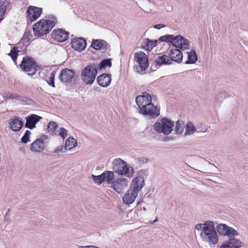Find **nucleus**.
<instances>
[{"mask_svg":"<svg viewBox=\"0 0 248 248\" xmlns=\"http://www.w3.org/2000/svg\"><path fill=\"white\" fill-rule=\"evenodd\" d=\"M31 35L30 30H28V28L26 29V31L23 35V37L20 41V43L25 45L26 43L29 42L30 40V36Z\"/></svg>","mask_w":248,"mask_h":248,"instance_id":"473e14b6","label":"nucleus"},{"mask_svg":"<svg viewBox=\"0 0 248 248\" xmlns=\"http://www.w3.org/2000/svg\"><path fill=\"white\" fill-rule=\"evenodd\" d=\"M19 66L24 72L31 71V56L23 57Z\"/></svg>","mask_w":248,"mask_h":248,"instance_id":"5701e85b","label":"nucleus"},{"mask_svg":"<svg viewBox=\"0 0 248 248\" xmlns=\"http://www.w3.org/2000/svg\"><path fill=\"white\" fill-rule=\"evenodd\" d=\"M78 145L77 141L73 137H70L65 143V150H70Z\"/></svg>","mask_w":248,"mask_h":248,"instance_id":"a878e982","label":"nucleus"},{"mask_svg":"<svg viewBox=\"0 0 248 248\" xmlns=\"http://www.w3.org/2000/svg\"><path fill=\"white\" fill-rule=\"evenodd\" d=\"M185 127V124L181 120H178L176 122L175 131L176 134H181Z\"/></svg>","mask_w":248,"mask_h":248,"instance_id":"7c9ffc66","label":"nucleus"},{"mask_svg":"<svg viewBox=\"0 0 248 248\" xmlns=\"http://www.w3.org/2000/svg\"><path fill=\"white\" fill-rule=\"evenodd\" d=\"M17 56H16V58H15V59H14V58H12V59L13 61L14 62V63H15L16 65H17V63H16V60H17Z\"/></svg>","mask_w":248,"mask_h":248,"instance_id":"4d7b16f0","label":"nucleus"},{"mask_svg":"<svg viewBox=\"0 0 248 248\" xmlns=\"http://www.w3.org/2000/svg\"><path fill=\"white\" fill-rule=\"evenodd\" d=\"M230 97V95L227 93L225 91L219 93L216 96V99L218 101H221L224 98Z\"/></svg>","mask_w":248,"mask_h":248,"instance_id":"c9c22d12","label":"nucleus"},{"mask_svg":"<svg viewBox=\"0 0 248 248\" xmlns=\"http://www.w3.org/2000/svg\"><path fill=\"white\" fill-rule=\"evenodd\" d=\"M71 45L73 49L81 52L86 48L87 43L85 39L82 37L74 38L71 41Z\"/></svg>","mask_w":248,"mask_h":248,"instance_id":"ddd939ff","label":"nucleus"},{"mask_svg":"<svg viewBox=\"0 0 248 248\" xmlns=\"http://www.w3.org/2000/svg\"><path fill=\"white\" fill-rule=\"evenodd\" d=\"M151 69H152L153 70H155V69H154L152 67V66L151 67Z\"/></svg>","mask_w":248,"mask_h":248,"instance_id":"0e129e2a","label":"nucleus"},{"mask_svg":"<svg viewBox=\"0 0 248 248\" xmlns=\"http://www.w3.org/2000/svg\"><path fill=\"white\" fill-rule=\"evenodd\" d=\"M111 81V75L103 74L97 78V82L102 87H108Z\"/></svg>","mask_w":248,"mask_h":248,"instance_id":"aec40b11","label":"nucleus"},{"mask_svg":"<svg viewBox=\"0 0 248 248\" xmlns=\"http://www.w3.org/2000/svg\"><path fill=\"white\" fill-rule=\"evenodd\" d=\"M134 58L139 63L141 71H145L149 66L148 58L146 54L142 51L136 52Z\"/></svg>","mask_w":248,"mask_h":248,"instance_id":"9d476101","label":"nucleus"},{"mask_svg":"<svg viewBox=\"0 0 248 248\" xmlns=\"http://www.w3.org/2000/svg\"><path fill=\"white\" fill-rule=\"evenodd\" d=\"M158 41L166 42L173 46L179 48L182 50L188 49L190 48V43L188 39L181 35L174 36L171 34H166L160 36Z\"/></svg>","mask_w":248,"mask_h":248,"instance_id":"7ed1b4c3","label":"nucleus"},{"mask_svg":"<svg viewBox=\"0 0 248 248\" xmlns=\"http://www.w3.org/2000/svg\"><path fill=\"white\" fill-rule=\"evenodd\" d=\"M47 137L46 135L41 136L32 143V150L40 152L45 148V143L47 142Z\"/></svg>","mask_w":248,"mask_h":248,"instance_id":"f8f14e48","label":"nucleus"},{"mask_svg":"<svg viewBox=\"0 0 248 248\" xmlns=\"http://www.w3.org/2000/svg\"><path fill=\"white\" fill-rule=\"evenodd\" d=\"M91 47L98 50L101 49H108L109 47L108 44L105 40L93 39L92 41Z\"/></svg>","mask_w":248,"mask_h":248,"instance_id":"412c9836","label":"nucleus"},{"mask_svg":"<svg viewBox=\"0 0 248 248\" xmlns=\"http://www.w3.org/2000/svg\"><path fill=\"white\" fill-rule=\"evenodd\" d=\"M36 123L33 122V121H32V129L36 127Z\"/></svg>","mask_w":248,"mask_h":248,"instance_id":"bf43d9fd","label":"nucleus"},{"mask_svg":"<svg viewBox=\"0 0 248 248\" xmlns=\"http://www.w3.org/2000/svg\"><path fill=\"white\" fill-rule=\"evenodd\" d=\"M57 127V124L55 122H50L47 124V128L48 131L52 132H54L55 131Z\"/></svg>","mask_w":248,"mask_h":248,"instance_id":"4c0bfd02","label":"nucleus"},{"mask_svg":"<svg viewBox=\"0 0 248 248\" xmlns=\"http://www.w3.org/2000/svg\"><path fill=\"white\" fill-rule=\"evenodd\" d=\"M30 137L28 136L23 135L21 138V142L24 144H26L28 141H30Z\"/></svg>","mask_w":248,"mask_h":248,"instance_id":"49530a36","label":"nucleus"},{"mask_svg":"<svg viewBox=\"0 0 248 248\" xmlns=\"http://www.w3.org/2000/svg\"><path fill=\"white\" fill-rule=\"evenodd\" d=\"M28 75L29 76H31V73H28Z\"/></svg>","mask_w":248,"mask_h":248,"instance_id":"e2e57ef3","label":"nucleus"},{"mask_svg":"<svg viewBox=\"0 0 248 248\" xmlns=\"http://www.w3.org/2000/svg\"><path fill=\"white\" fill-rule=\"evenodd\" d=\"M205 225H204V223H199L196 225V229L198 230H203L204 227H205Z\"/></svg>","mask_w":248,"mask_h":248,"instance_id":"09e8293b","label":"nucleus"},{"mask_svg":"<svg viewBox=\"0 0 248 248\" xmlns=\"http://www.w3.org/2000/svg\"><path fill=\"white\" fill-rule=\"evenodd\" d=\"M157 40H151L149 38H145L143 40L142 48L146 50H151L154 47L156 46Z\"/></svg>","mask_w":248,"mask_h":248,"instance_id":"393cba45","label":"nucleus"},{"mask_svg":"<svg viewBox=\"0 0 248 248\" xmlns=\"http://www.w3.org/2000/svg\"><path fill=\"white\" fill-rule=\"evenodd\" d=\"M205 227L200 233L201 239L209 245H215L218 242L215 224L213 221H206L204 222Z\"/></svg>","mask_w":248,"mask_h":248,"instance_id":"f03ea898","label":"nucleus"},{"mask_svg":"<svg viewBox=\"0 0 248 248\" xmlns=\"http://www.w3.org/2000/svg\"><path fill=\"white\" fill-rule=\"evenodd\" d=\"M174 124V122L171 119L165 117L161 119L160 122H155L153 127L156 133H162L164 135L167 136L172 131Z\"/></svg>","mask_w":248,"mask_h":248,"instance_id":"0eeeda50","label":"nucleus"},{"mask_svg":"<svg viewBox=\"0 0 248 248\" xmlns=\"http://www.w3.org/2000/svg\"><path fill=\"white\" fill-rule=\"evenodd\" d=\"M75 75V72L73 69L64 68L60 72L59 79L62 83L65 85H69L73 81L74 84H76L77 80Z\"/></svg>","mask_w":248,"mask_h":248,"instance_id":"6e6552de","label":"nucleus"},{"mask_svg":"<svg viewBox=\"0 0 248 248\" xmlns=\"http://www.w3.org/2000/svg\"><path fill=\"white\" fill-rule=\"evenodd\" d=\"M3 97L5 99H15L22 104H28L31 101L30 99L24 98L16 93H12L10 92L4 94Z\"/></svg>","mask_w":248,"mask_h":248,"instance_id":"f3484780","label":"nucleus"},{"mask_svg":"<svg viewBox=\"0 0 248 248\" xmlns=\"http://www.w3.org/2000/svg\"><path fill=\"white\" fill-rule=\"evenodd\" d=\"M97 72L96 63H90L81 70V79L85 84L91 85L95 79Z\"/></svg>","mask_w":248,"mask_h":248,"instance_id":"423d86ee","label":"nucleus"},{"mask_svg":"<svg viewBox=\"0 0 248 248\" xmlns=\"http://www.w3.org/2000/svg\"><path fill=\"white\" fill-rule=\"evenodd\" d=\"M9 212H10V209H9L5 215V217L4 218V221L8 222L10 221V219L9 218V217H9Z\"/></svg>","mask_w":248,"mask_h":248,"instance_id":"8fccbe9b","label":"nucleus"},{"mask_svg":"<svg viewBox=\"0 0 248 248\" xmlns=\"http://www.w3.org/2000/svg\"><path fill=\"white\" fill-rule=\"evenodd\" d=\"M112 65L111 59L110 58L103 60L99 64L96 63L97 70L105 69L107 67H110Z\"/></svg>","mask_w":248,"mask_h":248,"instance_id":"c756f323","label":"nucleus"},{"mask_svg":"<svg viewBox=\"0 0 248 248\" xmlns=\"http://www.w3.org/2000/svg\"><path fill=\"white\" fill-rule=\"evenodd\" d=\"M18 150H19L20 152H22L23 154H27V152H26V151L25 150V148H24L23 147H19Z\"/></svg>","mask_w":248,"mask_h":248,"instance_id":"864d4df0","label":"nucleus"},{"mask_svg":"<svg viewBox=\"0 0 248 248\" xmlns=\"http://www.w3.org/2000/svg\"><path fill=\"white\" fill-rule=\"evenodd\" d=\"M165 27V25H164V24H156V25H155L154 26V28L155 29H160L162 28H164Z\"/></svg>","mask_w":248,"mask_h":248,"instance_id":"603ef678","label":"nucleus"},{"mask_svg":"<svg viewBox=\"0 0 248 248\" xmlns=\"http://www.w3.org/2000/svg\"><path fill=\"white\" fill-rule=\"evenodd\" d=\"M138 106V112L150 119L157 118L160 115V108L155 106L152 102V97L147 92H143L141 95L136 98Z\"/></svg>","mask_w":248,"mask_h":248,"instance_id":"f257e3e1","label":"nucleus"},{"mask_svg":"<svg viewBox=\"0 0 248 248\" xmlns=\"http://www.w3.org/2000/svg\"><path fill=\"white\" fill-rule=\"evenodd\" d=\"M24 148H25V150L27 152V154H30V151H31V144L30 145V146H28L27 145H24L23 146Z\"/></svg>","mask_w":248,"mask_h":248,"instance_id":"3c124183","label":"nucleus"},{"mask_svg":"<svg viewBox=\"0 0 248 248\" xmlns=\"http://www.w3.org/2000/svg\"><path fill=\"white\" fill-rule=\"evenodd\" d=\"M0 6H2V8L4 9H5V10L6 11V9L7 8L9 7V6L11 4V3L7 0H5L3 1H2L1 0H0Z\"/></svg>","mask_w":248,"mask_h":248,"instance_id":"79ce46f5","label":"nucleus"},{"mask_svg":"<svg viewBox=\"0 0 248 248\" xmlns=\"http://www.w3.org/2000/svg\"><path fill=\"white\" fill-rule=\"evenodd\" d=\"M217 231L219 235L229 237H235L238 235L237 231L232 227L225 224H219L217 226Z\"/></svg>","mask_w":248,"mask_h":248,"instance_id":"1a4fd4ad","label":"nucleus"},{"mask_svg":"<svg viewBox=\"0 0 248 248\" xmlns=\"http://www.w3.org/2000/svg\"><path fill=\"white\" fill-rule=\"evenodd\" d=\"M26 123L25 124V127L31 130V115L28 116L26 118Z\"/></svg>","mask_w":248,"mask_h":248,"instance_id":"37998d69","label":"nucleus"},{"mask_svg":"<svg viewBox=\"0 0 248 248\" xmlns=\"http://www.w3.org/2000/svg\"><path fill=\"white\" fill-rule=\"evenodd\" d=\"M142 202V201H141V199H140V200L137 202V205L140 204Z\"/></svg>","mask_w":248,"mask_h":248,"instance_id":"052dcab7","label":"nucleus"},{"mask_svg":"<svg viewBox=\"0 0 248 248\" xmlns=\"http://www.w3.org/2000/svg\"><path fill=\"white\" fill-rule=\"evenodd\" d=\"M49 18L52 19V20H50L51 21H55L56 23L57 22V18L55 16H51V17L49 16Z\"/></svg>","mask_w":248,"mask_h":248,"instance_id":"5fc2aeb1","label":"nucleus"},{"mask_svg":"<svg viewBox=\"0 0 248 248\" xmlns=\"http://www.w3.org/2000/svg\"><path fill=\"white\" fill-rule=\"evenodd\" d=\"M65 147L64 148L63 146H60L57 147L54 151L53 152V153H58L59 152H62L64 153L65 152Z\"/></svg>","mask_w":248,"mask_h":248,"instance_id":"a18cd8bd","label":"nucleus"},{"mask_svg":"<svg viewBox=\"0 0 248 248\" xmlns=\"http://www.w3.org/2000/svg\"><path fill=\"white\" fill-rule=\"evenodd\" d=\"M104 174V181L106 182L108 184H111L112 186L114 179V171L106 170L103 172V174Z\"/></svg>","mask_w":248,"mask_h":248,"instance_id":"cd10ccee","label":"nucleus"},{"mask_svg":"<svg viewBox=\"0 0 248 248\" xmlns=\"http://www.w3.org/2000/svg\"><path fill=\"white\" fill-rule=\"evenodd\" d=\"M144 185V178L142 176H138L135 177L132 181L130 188H132L134 190L139 191L143 187Z\"/></svg>","mask_w":248,"mask_h":248,"instance_id":"4be33fe9","label":"nucleus"},{"mask_svg":"<svg viewBox=\"0 0 248 248\" xmlns=\"http://www.w3.org/2000/svg\"><path fill=\"white\" fill-rule=\"evenodd\" d=\"M144 159H145L146 160V162H147V159L146 158H138L139 161V162L142 161V163H144Z\"/></svg>","mask_w":248,"mask_h":248,"instance_id":"13d9d810","label":"nucleus"},{"mask_svg":"<svg viewBox=\"0 0 248 248\" xmlns=\"http://www.w3.org/2000/svg\"><path fill=\"white\" fill-rule=\"evenodd\" d=\"M229 239L225 241L220 248H240L242 242L234 237H229Z\"/></svg>","mask_w":248,"mask_h":248,"instance_id":"dca6fc26","label":"nucleus"},{"mask_svg":"<svg viewBox=\"0 0 248 248\" xmlns=\"http://www.w3.org/2000/svg\"><path fill=\"white\" fill-rule=\"evenodd\" d=\"M32 117L33 122L36 124L39 122L40 121V120L43 119L42 117L34 114H32Z\"/></svg>","mask_w":248,"mask_h":248,"instance_id":"c03bdc74","label":"nucleus"},{"mask_svg":"<svg viewBox=\"0 0 248 248\" xmlns=\"http://www.w3.org/2000/svg\"><path fill=\"white\" fill-rule=\"evenodd\" d=\"M31 134V131H29V130H27V131L25 132V134H24V135H25V136H28L30 137V136Z\"/></svg>","mask_w":248,"mask_h":248,"instance_id":"6e6d98bb","label":"nucleus"},{"mask_svg":"<svg viewBox=\"0 0 248 248\" xmlns=\"http://www.w3.org/2000/svg\"><path fill=\"white\" fill-rule=\"evenodd\" d=\"M180 48L175 47L174 49H171L169 53V58L171 60V62L174 61L177 63L182 62L183 59V54Z\"/></svg>","mask_w":248,"mask_h":248,"instance_id":"a211bd4d","label":"nucleus"},{"mask_svg":"<svg viewBox=\"0 0 248 248\" xmlns=\"http://www.w3.org/2000/svg\"><path fill=\"white\" fill-rule=\"evenodd\" d=\"M104 174L103 173L99 175H92V178L94 182L98 185L101 184L104 182Z\"/></svg>","mask_w":248,"mask_h":248,"instance_id":"72a5a7b5","label":"nucleus"},{"mask_svg":"<svg viewBox=\"0 0 248 248\" xmlns=\"http://www.w3.org/2000/svg\"><path fill=\"white\" fill-rule=\"evenodd\" d=\"M56 25L55 21L42 19L37 22L32 28L36 37H41L48 34Z\"/></svg>","mask_w":248,"mask_h":248,"instance_id":"20e7f679","label":"nucleus"},{"mask_svg":"<svg viewBox=\"0 0 248 248\" xmlns=\"http://www.w3.org/2000/svg\"><path fill=\"white\" fill-rule=\"evenodd\" d=\"M157 220V218H156L155 220L153 221V223H154Z\"/></svg>","mask_w":248,"mask_h":248,"instance_id":"680f3d73","label":"nucleus"},{"mask_svg":"<svg viewBox=\"0 0 248 248\" xmlns=\"http://www.w3.org/2000/svg\"><path fill=\"white\" fill-rule=\"evenodd\" d=\"M186 130L185 136L193 134L196 131V129L192 123L189 122L186 124Z\"/></svg>","mask_w":248,"mask_h":248,"instance_id":"2f4dec72","label":"nucleus"},{"mask_svg":"<svg viewBox=\"0 0 248 248\" xmlns=\"http://www.w3.org/2000/svg\"><path fill=\"white\" fill-rule=\"evenodd\" d=\"M138 190L129 187L125 195L123 197V202L126 204H130L134 202L138 194Z\"/></svg>","mask_w":248,"mask_h":248,"instance_id":"4468645a","label":"nucleus"},{"mask_svg":"<svg viewBox=\"0 0 248 248\" xmlns=\"http://www.w3.org/2000/svg\"><path fill=\"white\" fill-rule=\"evenodd\" d=\"M5 9H4L2 8V6H0V19L1 20H3V16L6 13Z\"/></svg>","mask_w":248,"mask_h":248,"instance_id":"de8ad7c7","label":"nucleus"},{"mask_svg":"<svg viewBox=\"0 0 248 248\" xmlns=\"http://www.w3.org/2000/svg\"><path fill=\"white\" fill-rule=\"evenodd\" d=\"M187 54L188 55V59L185 62L186 64H193L197 62L198 56L194 50H191L190 52H187Z\"/></svg>","mask_w":248,"mask_h":248,"instance_id":"bb28decb","label":"nucleus"},{"mask_svg":"<svg viewBox=\"0 0 248 248\" xmlns=\"http://www.w3.org/2000/svg\"><path fill=\"white\" fill-rule=\"evenodd\" d=\"M10 129L14 131H18L24 125V122L19 117H15L9 123Z\"/></svg>","mask_w":248,"mask_h":248,"instance_id":"6ab92c4d","label":"nucleus"},{"mask_svg":"<svg viewBox=\"0 0 248 248\" xmlns=\"http://www.w3.org/2000/svg\"><path fill=\"white\" fill-rule=\"evenodd\" d=\"M56 71H54L52 72L50 76L48 77V78L46 80L47 83L52 87L54 88L55 87V82H54V79H55V76Z\"/></svg>","mask_w":248,"mask_h":248,"instance_id":"f704fd0d","label":"nucleus"},{"mask_svg":"<svg viewBox=\"0 0 248 248\" xmlns=\"http://www.w3.org/2000/svg\"><path fill=\"white\" fill-rule=\"evenodd\" d=\"M128 181L125 178H119L113 181L112 187L118 193H121L127 186Z\"/></svg>","mask_w":248,"mask_h":248,"instance_id":"2eb2a0df","label":"nucleus"},{"mask_svg":"<svg viewBox=\"0 0 248 248\" xmlns=\"http://www.w3.org/2000/svg\"><path fill=\"white\" fill-rule=\"evenodd\" d=\"M69 34V33L66 31L62 29H59L52 31L51 36L58 42H63L68 39Z\"/></svg>","mask_w":248,"mask_h":248,"instance_id":"9b49d317","label":"nucleus"},{"mask_svg":"<svg viewBox=\"0 0 248 248\" xmlns=\"http://www.w3.org/2000/svg\"><path fill=\"white\" fill-rule=\"evenodd\" d=\"M112 169L118 175L131 177L134 173L133 167L129 166L123 159L120 158L115 159L112 162Z\"/></svg>","mask_w":248,"mask_h":248,"instance_id":"39448f33","label":"nucleus"},{"mask_svg":"<svg viewBox=\"0 0 248 248\" xmlns=\"http://www.w3.org/2000/svg\"><path fill=\"white\" fill-rule=\"evenodd\" d=\"M59 134L61 136V137L64 139H65L67 136V130H66L65 128H63V127H61L60 129V132H59Z\"/></svg>","mask_w":248,"mask_h":248,"instance_id":"a19ab883","label":"nucleus"},{"mask_svg":"<svg viewBox=\"0 0 248 248\" xmlns=\"http://www.w3.org/2000/svg\"><path fill=\"white\" fill-rule=\"evenodd\" d=\"M156 65H170L172 63L171 60L169 58V56L165 55L157 56L155 60Z\"/></svg>","mask_w":248,"mask_h":248,"instance_id":"b1692460","label":"nucleus"},{"mask_svg":"<svg viewBox=\"0 0 248 248\" xmlns=\"http://www.w3.org/2000/svg\"><path fill=\"white\" fill-rule=\"evenodd\" d=\"M43 9L32 6V22L36 20L41 15Z\"/></svg>","mask_w":248,"mask_h":248,"instance_id":"c85d7f7f","label":"nucleus"},{"mask_svg":"<svg viewBox=\"0 0 248 248\" xmlns=\"http://www.w3.org/2000/svg\"><path fill=\"white\" fill-rule=\"evenodd\" d=\"M20 51L18 50V47L14 46L11 48L10 52L8 54V55L10 56L11 58H14V59H15L16 56H18V53Z\"/></svg>","mask_w":248,"mask_h":248,"instance_id":"e433bc0d","label":"nucleus"},{"mask_svg":"<svg viewBox=\"0 0 248 248\" xmlns=\"http://www.w3.org/2000/svg\"><path fill=\"white\" fill-rule=\"evenodd\" d=\"M40 69V67L34 61H33L32 59V70H33V71L32 72V76L35 74L36 71Z\"/></svg>","mask_w":248,"mask_h":248,"instance_id":"ea45409f","label":"nucleus"},{"mask_svg":"<svg viewBox=\"0 0 248 248\" xmlns=\"http://www.w3.org/2000/svg\"><path fill=\"white\" fill-rule=\"evenodd\" d=\"M27 18V26L30 27L31 24V5L29 6L26 11Z\"/></svg>","mask_w":248,"mask_h":248,"instance_id":"58836bf2","label":"nucleus"}]
</instances>
